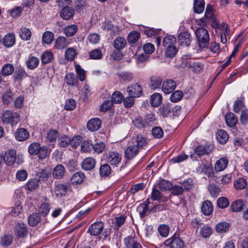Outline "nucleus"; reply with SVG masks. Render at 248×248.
Listing matches in <instances>:
<instances>
[{
	"mask_svg": "<svg viewBox=\"0 0 248 248\" xmlns=\"http://www.w3.org/2000/svg\"><path fill=\"white\" fill-rule=\"evenodd\" d=\"M181 66L191 69L196 74L200 73L204 68V64L188 55L183 56L182 58Z\"/></svg>",
	"mask_w": 248,
	"mask_h": 248,
	"instance_id": "f257e3e1",
	"label": "nucleus"
},
{
	"mask_svg": "<svg viewBox=\"0 0 248 248\" xmlns=\"http://www.w3.org/2000/svg\"><path fill=\"white\" fill-rule=\"evenodd\" d=\"M1 119L3 123L14 126L19 122L20 115L16 112L6 110L3 113Z\"/></svg>",
	"mask_w": 248,
	"mask_h": 248,
	"instance_id": "f03ea898",
	"label": "nucleus"
},
{
	"mask_svg": "<svg viewBox=\"0 0 248 248\" xmlns=\"http://www.w3.org/2000/svg\"><path fill=\"white\" fill-rule=\"evenodd\" d=\"M198 44L201 48L207 47L209 45V35L208 31L204 28H199L195 31Z\"/></svg>",
	"mask_w": 248,
	"mask_h": 248,
	"instance_id": "7ed1b4c3",
	"label": "nucleus"
},
{
	"mask_svg": "<svg viewBox=\"0 0 248 248\" xmlns=\"http://www.w3.org/2000/svg\"><path fill=\"white\" fill-rule=\"evenodd\" d=\"M184 241L179 237L173 236L166 240L164 244V248H185Z\"/></svg>",
	"mask_w": 248,
	"mask_h": 248,
	"instance_id": "20e7f679",
	"label": "nucleus"
},
{
	"mask_svg": "<svg viewBox=\"0 0 248 248\" xmlns=\"http://www.w3.org/2000/svg\"><path fill=\"white\" fill-rule=\"evenodd\" d=\"M70 188L69 183H58L55 184L54 193L56 197H65Z\"/></svg>",
	"mask_w": 248,
	"mask_h": 248,
	"instance_id": "39448f33",
	"label": "nucleus"
},
{
	"mask_svg": "<svg viewBox=\"0 0 248 248\" xmlns=\"http://www.w3.org/2000/svg\"><path fill=\"white\" fill-rule=\"evenodd\" d=\"M104 227V224L103 222H95L89 227L87 232L92 236H96L101 234Z\"/></svg>",
	"mask_w": 248,
	"mask_h": 248,
	"instance_id": "423d86ee",
	"label": "nucleus"
},
{
	"mask_svg": "<svg viewBox=\"0 0 248 248\" xmlns=\"http://www.w3.org/2000/svg\"><path fill=\"white\" fill-rule=\"evenodd\" d=\"M106 159L111 165L117 166L120 163L122 156L117 152L110 151L106 155Z\"/></svg>",
	"mask_w": 248,
	"mask_h": 248,
	"instance_id": "0eeeda50",
	"label": "nucleus"
},
{
	"mask_svg": "<svg viewBox=\"0 0 248 248\" xmlns=\"http://www.w3.org/2000/svg\"><path fill=\"white\" fill-rule=\"evenodd\" d=\"M127 92L129 95L138 97L142 93L143 90L140 85L138 83H133L127 87Z\"/></svg>",
	"mask_w": 248,
	"mask_h": 248,
	"instance_id": "6e6552de",
	"label": "nucleus"
},
{
	"mask_svg": "<svg viewBox=\"0 0 248 248\" xmlns=\"http://www.w3.org/2000/svg\"><path fill=\"white\" fill-rule=\"evenodd\" d=\"M211 145H200L195 148L194 153L196 155L201 157L205 155H208L213 150Z\"/></svg>",
	"mask_w": 248,
	"mask_h": 248,
	"instance_id": "1a4fd4ad",
	"label": "nucleus"
},
{
	"mask_svg": "<svg viewBox=\"0 0 248 248\" xmlns=\"http://www.w3.org/2000/svg\"><path fill=\"white\" fill-rule=\"evenodd\" d=\"M150 197L152 201H156L159 202L164 203L168 201V197L163 195L159 190L155 187H153Z\"/></svg>",
	"mask_w": 248,
	"mask_h": 248,
	"instance_id": "9d476101",
	"label": "nucleus"
},
{
	"mask_svg": "<svg viewBox=\"0 0 248 248\" xmlns=\"http://www.w3.org/2000/svg\"><path fill=\"white\" fill-rule=\"evenodd\" d=\"M176 87V83L173 80L166 79L162 83V90L165 94H169L175 90Z\"/></svg>",
	"mask_w": 248,
	"mask_h": 248,
	"instance_id": "9b49d317",
	"label": "nucleus"
},
{
	"mask_svg": "<svg viewBox=\"0 0 248 248\" xmlns=\"http://www.w3.org/2000/svg\"><path fill=\"white\" fill-rule=\"evenodd\" d=\"M191 39V35L187 31L181 33L178 37V42L180 46H188Z\"/></svg>",
	"mask_w": 248,
	"mask_h": 248,
	"instance_id": "f8f14e48",
	"label": "nucleus"
},
{
	"mask_svg": "<svg viewBox=\"0 0 248 248\" xmlns=\"http://www.w3.org/2000/svg\"><path fill=\"white\" fill-rule=\"evenodd\" d=\"M28 232V229L26 224L22 223H19L15 227V234L19 237L23 238L25 237Z\"/></svg>",
	"mask_w": 248,
	"mask_h": 248,
	"instance_id": "ddd939ff",
	"label": "nucleus"
},
{
	"mask_svg": "<svg viewBox=\"0 0 248 248\" xmlns=\"http://www.w3.org/2000/svg\"><path fill=\"white\" fill-rule=\"evenodd\" d=\"M75 14V10L70 6H65L60 12V16L64 20H69L72 18Z\"/></svg>",
	"mask_w": 248,
	"mask_h": 248,
	"instance_id": "4468645a",
	"label": "nucleus"
},
{
	"mask_svg": "<svg viewBox=\"0 0 248 248\" xmlns=\"http://www.w3.org/2000/svg\"><path fill=\"white\" fill-rule=\"evenodd\" d=\"M3 158V161L8 166L12 165L16 160V151L14 149L9 150L6 152Z\"/></svg>",
	"mask_w": 248,
	"mask_h": 248,
	"instance_id": "2eb2a0df",
	"label": "nucleus"
},
{
	"mask_svg": "<svg viewBox=\"0 0 248 248\" xmlns=\"http://www.w3.org/2000/svg\"><path fill=\"white\" fill-rule=\"evenodd\" d=\"M65 80L67 85L72 87H76L79 89L78 86L79 82L77 76L73 73H69L66 74Z\"/></svg>",
	"mask_w": 248,
	"mask_h": 248,
	"instance_id": "dca6fc26",
	"label": "nucleus"
},
{
	"mask_svg": "<svg viewBox=\"0 0 248 248\" xmlns=\"http://www.w3.org/2000/svg\"><path fill=\"white\" fill-rule=\"evenodd\" d=\"M96 161L95 159L91 157H87L81 162V166L83 170H93L95 166Z\"/></svg>",
	"mask_w": 248,
	"mask_h": 248,
	"instance_id": "f3484780",
	"label": "nucleus"
},
{
	"mask_svg": "<svg viewBox=\"0 0 248 248\" xmlns=\"http://www.w3.org/2000/svg\"><path fill=\"white\" fill-rule=\"evenodd\" d=\"M16 139L19 141L26 140L29 137V133L24 128H18L15 133Z\"/></svg>",
	"mask_w": 248,
	"mask_h": 248,
	"instance_id": "a211bd4d",
	"label": "nucleus"
},
{
	"mask_svg": "<svg viewBox=\"0 0 248 248\" xmlns=\"http://www.w3.org/2000/svg\"><path fill=\"white\" fill-rule=\"evenodd\" d=\"M139 152L138 148L135 144L128 146L124 151V156L128 159L135 157Z\"/></svg>",
	"mask_w": 248,
	"mask_h": 248,
	"instance_id": "6ab92c4d",
	"label": "nucleus"
},
{
	"mask_svg": "<svg viewBox=\"0 0 248 248\" xmlns=\"http://www.w3.org/2000/svg\"><path fill=\"white\" fill-rule=\"evenodd\" d=\"M101 125V120L99 118H94L88 121L87 126L89 130L93 132L98 130Z\"/></svg>",
	"mask_w": 248,
	"mask_h": 248,
	"instance_id": "aec40b11",
	"label": "nucleus"
},
{
	"mask_svg": "<svg viewBox=\"0 0 248 248\" xmlns=\"http://www.w3.org/2000/svg\"><path fill=\"white\" fill-rule=\"evenodd\" d=\"M225 118L226 124L230 127L235 126L238 123L237 117L231 112H227Z\"/></svg>",
	"mask_w": 248,
	"mask_h": 248,
	"instance_id": "412c9836",
	"label": "nucleus"
},
{
	"mask_svg": "<svg viewBox=\"0 0 248 248\" xmlns=\"http://www.w3.org/2000/svg\"><path fill=\"white\" fill-rule=\"evenodd\" d=\"M85 178V175L82 171H78L75 173L72 176L70 181L73 185H78L81 184Z\"/></svg>",
	"mask_w": 248,
	"mask_h": 248,
	"instance_id": "4be33fe9",
	"label": "nucleus"
},
{
	"mask_svg": "<svg viewBox=\"0 0 248 248\" xmlns=\"http://www.w3.org/2000/svg\"><path fill=\"white\" fill-rule=\"evenodd\" d=\"M228 164V160L226 157H222L217 160L215 164V170L217 172L224 170Z\"/></svg>",
	"mask_w": 248,
	"mask_h": 248,
	"instance_id": "5701e85b",
	"label": "nucleus"
},
{
	"mask_svg": "<svg viewBox=\"0 0 248 248\" xmlns=\"http://www.w3.org/2000/svg\"><path fill=\"white\" fill-rule=\"evenodd\" d=\"M197 170L200 172L204 173L208 177L214 176L213 168L210 164H202V165H200L197 168Z\"/></svg>",
	"mask_w": 248,
	"mask_h": 248,
	"instance_id": "b1692460",
	"label": "nucleus"
},
{
	"mask_svg": "<svg viewBox=\"0 0 248 248\" xmlns=\"http://www.w3.org/2000/svg\"><path fill=\"white\" fill-rule=\"evenodd\" d=\"M69 44L68 40L64 36L58 37L54 44V47L58 49H62L66 47Z\"/></svg>",
	"mask_w": 248,
	"mask_h": 248,
	"instance_id": "393cba45",
	"label": "nucleus"
},
{
	"mask_svg": "<svg viewBox=\"0 0 248 248\" xmlns=\"http://www.w3.org/2000/svg\"><path fill=\"white\" fill-rule=\"evenodd\" d=\"M202 212L206 216L211 215L213 211V206L212 202L208 201H204L202 206Z\"/></svg>",
	"mask_w": 248,
	"mask_h": 248,
	"instance_id": "a878e982",
	"label": "nucleus"
},
{
	"mask_svg": "<svg viewBox=\"0 0 248 248\" xmlns=\"http://www.w3.org/2000/svg\"><path fill=\"white\" fill-rule=\"evenodd\" d=\"M65 172L64 167L61 164L57 165L53 170V176L55 178L61 179L62 178Z\"/></svg>",
	"mask_w": 248,
	"mask_h": 248,
	"instance_id": "bb28decb",
	"label": "nucleus"
},
{
	"mask_svg": "<svg viewBox=\"0 0 248 248\" xmlns=\"http://www.w3.org/2000/svg\"><path fill=\"white\" fill-rule=\"evenodd\" d=\"M162 82L161 77L157 75H154L150 78V87L152 89L155 90L160 87Z\"/></svg>",
	"mask_w": 248,
	"mask_h": 248,
	"instance_id": "cd10ccee",
	"label": "nucleus"
},
{
	"mask_svg": "<svg viewBox=\"0 0 248 248\" xmlns=\"http://www.w3.org/2000/svg\"><path fill=\"white\" fill-rule=\"evenodd\" d=\"M15 41L14 34L13 33H8L4 37L2 43L6 47H10L15 44Z\"/></svg>",
	"mask_w": 248,
	"mask_h": 248,
	"instance_id": "c85d7f7f",
	"label": "nucleus"
},
{
	"mask_svg": "<svg viewBox=\"0 0 248 248\" xmlns=\"http://www.w3.org/2000/svg\"><path fill=\"white\" fill-rule=\"evenodd\" d=\"M126 45V41L125 39L123 37H118L113 41L114 47L118 50H120L125 47Z\"/></svg>",
	"mask_w": 248,
	"mask_h": 248,
	"instance_id": "c756f323",
	"label": "nucleus"
},
{
	"mask_svg": "<svg viewBox=\"0 0 248 248\" xmlns=\"http://www.w3.org/2000/svg\"><path fill=\"white\" fill-rule=\"evenodd\" d=\"M172 109L171 105L170 103L164 104L158 109L159 113L163 117H167L171 112Z\"/></svg>",
	"mask_w": 248,
	"mask_h": 248,
	"instance_id": "7c9ffc66",
	"label": "nucleus"
},
{
	"mask_svg": "<svg viewBox=\"0 0 248 248\" xmlns=\"http://www.w3.org/2000/svg\"><path fill=\"white\" fill-rule=\"evenodd\" d=\"M39 63V59L34 56H30L26 62L27 68L33 70L37 67Z\"/></svg>",
	"mask_w": 248,
	"mask_h": 248,
	"instance_id": "2f4dec72",
	"label": "nucleus"
},
{
	"mask_svg": "<svg viewBox=\"0 0 248 248\" xmlns=\"http://www.w3.org/2000/svg\"><path fill=\"white\" fill-rule=\"evenodd\" d=\"M15 68L13 65L10 63H6L3 65L0 71V74L3 76H8L11 75Z\"/></svg>",
	"mask_w": 248,
	"mask_h": 248,
	"instance_id": "473e14b6",
	"label": "nucleus"
},
{
	"mask_svg": "<svg viewBox=\"0 0 248 248\" xmlns=\"http://www.w3.org/2000/svg\"><path fill=\"white\" fill-rule=\"evenodd\" d=\"M216 138L220 143L224 144L228 140L229 136L225 130L221 129L217 131Z\"/></svg>",
	"mask_w": 248,
	"mask_h": 248,
	"instance_id": "72a5a7b5",
	"label": "nucleus"
},
{
	"mask_svg": "<svg viewBox=\"0 0 248 248\" xmlns=\"http://www.w3.org/2000/svg\"><path fill=\"white\" fill-rule=\"evenodd\" d=\"M78 55L76 49L74 47H68L64 54L65 58L68 61H73Z\"/></svg>",
	"mask_w": 248,
	"mask_h": 248,
	"instance_id": "f704fd0d",
	"label": "nucleus"
},
{
	"mask_svg": "<svg viewBox=\"0 0 248 248\" xmlns=\"http://www.w3.org/2000/svg\"><path fill=\"white\" fill-rule=\"evenodd\" d=\"M230 225L226 222H221L216 225V231L217 233H223L226 232L229 229Z\"/></svg>",
	"mask_w": 248,
	"mask_h": 248,
	"instance_id": "c9c22d12",
	"label": "nucleus"
},
{
	"mask_svg": "<svg viewBox=\"0 0 248 248\" xmlns=\"http://www.w3.org/2000/svg\"><path fill=\"white\" fill-rule=\"evenodd\" d=\"M162 96L159 93H154L150 98V103L154 107H158L162 102Z\"/></svg>",
	"mask_w": 248,
	"mask_h": 248,
	"instance_id": "e433bc0d",
	"label": "nucleus"
},
{
	"mask_svg": "<svg viewBox=\"0 0 248 248\" xmlns=\"http://www.w3.org/2000/svg\"><path fill=\"white\" fill-rule=\"evenodd\" d=\"M204 0H194V11L198 14L202 13L204 9Z\"/></svg>",
	"mask_w": 248,
	"mask_h": 248,
	"instance_id": "4c0bfd02",
	"label": "nucleus"
},
{
	"mask_svg": "<svg viewBox=\"0 0 248 248\" xmlns=\"http://www.w3.org/2000/svg\"><path fill=\"white\" fill-rule=\"evenodd\" d=\"M40 217L38 213H33L28 217V223L31 226H35L40 222Z\"/></svg>",
	"mask_w": 248,
	"mask_h": 248,
	"instance_id": "58836bf2",
	"label": "nucleus"
},
{
	"mask_svg": "<svg viewBox=\"0 0 248 248\" xmlns=\"http://www.w3.org/2000/svg\"><path fill=\"white\" fill-rule=\"evenodd\" d=\"M134 125L139 129H142L146 127L144 120L141 116H136L132 121Z\"/></svg>",
	"mask_w": 248,
	"mask_h": 248,
	"instance_id": "ea45409f",
	"label": "nucleus"
},
{
	"mask_svg": "<svg viewBox=\"0 0 248 248\" xmlns=\"http://www.w3.org/2000/svg\"><path fill=\"white\" fill-rule=\"evenodd\" d=\"M54 37V34L51 31H45L42 36V42L46 44L50 45L53 41Z\"/></svg>",
	"mask_w": 248,
	"mask_h": 248,
	"instance_id": "a19ab883",
	"label": "nucleus"
},
{
	"mask_svg": "<svg viewBox=\"0 0 248 248\" xmlns=\"http://www.w3.org/2000/svg\"><path fill=\"white\" fill-rule=\"evenodd\" d=\"M135 140L137 143L136 146L138 148L139 150L146 146L147 143L146 139L140 134L137 135L135 138Z\"/></svg>",
	"mask_w": 248,
	"mask_h": 248,
	"instance_id": "79ce46f5",
	"label": "nucleus"
},
{
	"mask_svg": "<svg viewBox=\"0 0 248 248\" xmlns=\"http://www.w3.org/2000/svg\"><path fill=\"white\" fill-rule=\"evenodd\" d=\"M233 185L236 189L242 190L246 187L247 181L244 178H239L234 181Z\"/></svg>",
	"mask_w": 248,
	"mask_h": 248,
	"instance_id": "37998d69",
	"label": "nucleus"
},
{
	"mask_svg": "<svg viewBox=\"0 0 248 248\" xmlns=\"http://www.w3.org/2000/svg\"><path fill=\"white\" fill-rule=\"evenodd\" d=\"M244 98H238L234 102L233 110L235 113H239L240 111L244 107Z\"/></svg>",
	"mask_w": 248,
	"mask_h": 248,
	"instance_id": "c03bdc74",
	"label": "nucleus"
},
{
	"mask_svg": "<svg viewBox=\"0 0 248 248\" xmlns=\"http://www.w3.org/2000/svg\"><path fill=\"white\" fill-rule=\"evenodd\" d=\"M53 59V54L50 51H45L41 56V61L43 64L50 62Z\"/></svg>",
	"mask_w": 248,
	"mask_h": 248,
	"instance_id": "a18cd8bd",
	"label": "nucleus"
},
{
	"mask_svg": "<svg viewBox=\"0 0 248 248\" xmlns=\"http://www.w3.org/2000/svg\"><path fill=\"white\" fill-rule=\"evenodd\" d=\"M31 36V31L26 28H21L19 32L20 37L24 41L29 40Z\"/></svg>",
	"mask_w": 248,
	"mask_h": 248,
	"instance_id": "49530a36",
	"label": "nucleus"
},
{
	"mask_svg": "<svg viewBox=\"0 0 248 248\" xmlns=\"http://www.w3.org/2000/svg\"><path fill=\"white\" fill-rule=\"evenodd\" d=\"M144 120L146 127L152 126L155 124L156 122V119L155 114L151 113L147 114Z\"/></svg>",
	"mask_w": 248,
	"mask_h": 248,
	"instance_id": "de8ad7c7",
	"label": "nucleus"
},
{
	"mask_svg": "<svg viewBox=\"0 0 248 248\" xmlns=\"http://www.w3.org/2000/svg\"><path fill=\"white\" fill-rule=\"evenodd\" d=\"M41 145L39 143L33 142L28 147V152L31 155H36L40 150Z\"/></svg>",
	"mask_w": 248,
	"mask_h": 248,
	"instance_id": "09e8293b",
	"label": "nucleus"
},
{
	"mask_svg": "<svg viewBox=\"0 0 248 248\" xmlns=\"http://www.w3.org/2000/svg\"><path fill=\"white\" fill-rule=\"evenodd\" d=\"M13 77L15 80L19 81L27 77V74L24 69L20 68L16 71Z\"/></svg>",
	"mask_w": 248,
	"mask_h": 248,
	"instance_id": "8fccbe9b",
	"label": "nucleus"
},
{
	"mask_svg": "<svg viewBox=\"0 0 248 248\" xmlns=\"http://www.w3.org/2000/svg\"><path fill=\"white\" fill-rule=\"evenodd\" d=\"M78 27L75 25L67 26L64 29V33L67 37H71L77 32Z\"/></svg>",
	"mask_w": 248,
	"mask_h": 248,
	"instance_id": "3c124183",
	"label": "nucleus"
},
{
	"mask_svg": "<svg viewBox=\"0 0 248 248\" xmlns=\"http://www.w3.org/2000/svg\"><path fill=\"white\" fill-rule=\"evenodd\" d=\"M243 201L242 200H237L232 203L231 208L232 212H240L243 209Z\"/></svg>",
	"mask_w": 248,
	"mask_h": 248,
	"instance_id": "603ef678",
	"label": "nucleus"
},
{
	"mask_svg": "<svg viewBox=\"0 0 248 248\" xmlns=\"http://www.w3.org/2000/svg\"><path fill=\"white\" fill-rule=\"evenodd\" d=\"M111 172V168L108 164L101 165L99 169V173L102 177H106Z\"/></svg>",
	"mask_w": 248,
	"mask_h": 248,
	"instance_id": "864d4df0",
	"label": "nucleus"
},
{
	"mask_svg": "<svg viewBox=\"0 0 248 248\" xmlns=\"http://www.w3.org/2000/svg\"><path fill=\"white\" fill-rule=\"evenodd\" d=\"M140 37V33L138 31H131L128 36L127 40L129 43L134 44L136 43Z\"/></svg>",
	"mask_w": 248,
	"mask_h": 248,
	"instance_id": "5fc2aeb1",
	"label": "nucleus"
},
{
	"mask_svg": "<svg viewBox=\"0 0 248 248\" xmlns=\"http://www.w3.org/2000/svg\"><path fill=\"white\" fill-rule=\"evenodd\" d=\"M49 173L46 170H40L36 174V177L39 181H46L47 180Z\"/></svg>",
	"mask_w": 248,
	"mask_h": 248,
	"instance_id": "6e6d98bb",
	"label": "nucleus"
},
{
	"mask_svg": "<svg viewBox=\"0 0 248 248\" xmlns=\"http://www.w3.org/2000/svg\"><path fill=\"white\" fill-rule=\"evenodd\" d=\"M14 93L11 91H7L3 93L2 102L4 104L8 105L13 100Z\"/></svg>",
	"mask_w": 248,
	"mask_h": 248,
	"instance_id": "4d7b16f0",
	"label": "nucleus"
},
{
	"mask_svg": "<svg viewBox=\"0 0 248 248\" xmlns=\"http://www.w3.org/2000/svg\"><path fill=\"white\" fill-rule=\"evenodd\" d=\"M172 184L170 181L162 179L159 183V188L162 191H167L171 189Z\"/></svg>",
	"mask_w": 248,
	"mask_h": 248,
	"instance_id": "13d9d810",
	"label": "nucleus"
},
{
	"mask_svg": "<svg viewBox=\"0 0 248 248\" xmlns=\"http://www.w3.org/2000/svg\"><path fill=\"white\" fill-rule=\"evenodd\" d=\"M39 153L37 154L39 159L43 160L49 155L50 152L48 148L46 146L41 147Z\"/></svg>",
	"mask_w": 248,
	"mask_h": 248,
	"instance_id": "bf43d9fd",
	"label": "nucleus"
},
{
	"mask_svg": "<svg viewBox=\"0 0 248 248\" xmlns=\"http://www.w3.org/2000/svg\"><path fill=\"white\" fill-rule=\"evenodd\" d=\"M229 205V200L224 197L219 198L217 200V206L221 209H224Z\"/></svg>",
	"mask_w": 248,
	"mask_h": 248,
	"instance_id": "052dcab7",
	"label": "nucleus"
},
{
	"mask_svg": "<svg viewBox=\"0 0 248 248\" xmlns=\"http://www.w3.org/2000/svg\"><path fill=\"white\" fill-rule=\"evenodd\" d=\"M118 76L121 80L127 82L131 81L134 78L133 74L128 72H122L119 74Z\"/></svg>",
	"mask_w": 248,
	"mask_h": 248,
	"instance_id": "680f3d73",
	"label": "nucleus"
},
{
	"mask_svg": "<svg viewBox=\"0 0 248 248\" xmlns=\"http://www.w3.org/2000/svg\"><path fill=\"white\" fill-rule=\"evenodd\" d=\"M188 155L182 153L178 155L177 156L173 157L170 160V162L172 164L181 163L188 158Z\"/></svg>",
	"mask_w": 248,
	"mask_h": 248,
	"instance_id": "e2e57ef3",
	"label": "nucleus"
},
{
	"mask_svg": "<svg viewBox=\"0 0 248 248\" xmlns=\"http://www.w3.org/2000/svg\"><path fill=\"white\" fill-rule=\"evenodd\" d=\"M145 184L143 183H138L132 186L128 191L129 194H134L139 190H142L145 188Z\"/></svg>",
	"mask_w": 248,
	"mask_h": 248,
	"instance_id": "0e129e2a",
	"label": "nucleus"
},
{
	"mask_svg": "<svg viewBox=\"0 0 248 248\" xmlns=\"http://www.w3.org/2000/svg\"><path fill=\"white\" fill-rule=\"evenodd\" d=\"M152 134L155 138L160 139L163 137L164 132L161 127L155 126L152 128Z\"/></svg>",
	"mask_w": 248,
	"mask_h": 248,
	"instance_id": "69168bd1",
	"label": "nucleus"
},
{
	"mask_svg": "<svg viewBox=\"0 0 248 248\" xmlns=\"http://www.w3.org/2000/svg\"><path fill=\"white\" fill-rule=\"evenodd\" d=\"M71 142V138L67 136H62L59 139V145L63 148L67 147Z\"/></svg>",
	"mask_w": 248,
	"mask_h": 248,
	"instance_id": "338daca9",
	"label": "nucleus"
},
{
	"mask_svg": "<svg viewBox=\"0 0 248 248\" xmlns=\"http://www.w3.org/2000/svg\"><path fill=\"white\" fill-rule=\"evenodd\" d=\"M212 232V228L208 225L204 226L200 230V234L204 238L209 237L211 235Z\"/></svg>",
	"mask_w": 248,
	"mask_h": 248,
	"instance_id": "774afa93",
	"label": "nucleus"
}]
</instances>
